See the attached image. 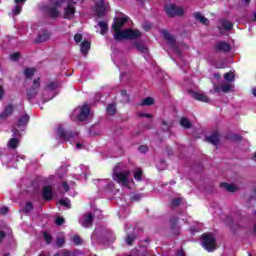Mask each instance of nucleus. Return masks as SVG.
<instances>
[{
	"instance_id": "f257e3e1",
	"label": "nucleus",
	"mask_w": 256,
	"mask_h": 256,
	"mask_svg": "<svg viewBox=\"0 0 256 256\" xmlns=\"http://www.w3.org/2000/svg\"><path fill=\"white\" fill-rule=\"evenodd\" d=\"M129 21L128 16L124 17H118L114 19V22L112 24V29L114 31V40L115 41H121L123 39H127L129 41H135V39H140L141 37V31L137 29H124L121 30L122 27L125 26V23Z\"/></svg>"
},
{
	"instance_id": "f03ea898",
	"label": "nucleus",
	"mask_w": 256,
	"mask_h": 256,
	"mask_svg": "<svg viewBox=\"0 0 256 256\" xmlns=\"http://www.w3.org/2000/svg\"><path fill=\"white\" fill-rule=\"evenodd\" d=\"M202 245L208 253H213L217 249V240H215L213 233L202 234Z\"/></svg>"
},
{
	"instance_id": "7ed1b4c3",
	"label": "nucleus",
	"mask_w": 256,
	"mask_h": 256,
	"mask_svg": "<svg viewBox=\"0 0 256 256\" xmlns=\"http://www.w3.org/2000/svg\"><path fill=\"white\" fill-rule=\"evenodd\" d=\"M164 11L166 15L170 18L183 17V15L185 14V11L175 4H166L164 6Z\"/></svg>"
},
{
	"instance_id": "20e7f679",
	"label": "nucleus",
	"mask_w": 256,
	"mask_h": 256,
	"mask_svg": "<svg viewBox=\"0 0 256 256\" xmlns=\"http://www.w3.org/2000/svg\"><path fill=\"white\" fill-rule=\"evenodd\" d=\"M39 87H41V78L33 80L32 86L26 91V99L31 103L39 93Z\"/></svg>"
},
{
	"instance_id": "39448f33",
	"label": "nucleus",
	"mask_w": 256,
	"mask_h": 256,
	"mask_svg": "<svg viewBox=\"0 0 256 256\" xmlns=\"http://www.w3.org/2000/svg\"><path fill=\"white\" fill-rule=\"evenodd\" d=\"M131 175V170H126L122 172H115L113 174V179L117 181L120 185L124 187H129V176Z\"/></svg>"
},
{
	"instance_id": "423d86ee",
	"label": "nucleus",
	"mask_w": 256,
	"mask_h": 256,
	"mask_svg": "<svg viewBox=\"0 0 256 256\" xmlns=\"http://www.w3.org/2000/svg\"><path fill=\"white\" fill-rule=\"evenodd\" d=\"M57 135L59 139H62L63 141H71V139L75 137V133H73L72 131L66 130L65 128H63L62 125L58 126Z\"/></svg>"
},
{
	"instance_id": "0eeeda50",
	"label": "nucleus",
	"mask_w": 256,
	"mask_h": 256,
	"mask_svg": "<svg viewBox=\"0 0 256 256\" xmlns=\"http://www.w3.org/2000/svg\"><path fill=\"white\" fill-rule=\"evenodd\" d=\"M95 11L99 19L105 17V13L107 12V2H105V0H96Z\"/></svg>"
},
{
	"instance_id": "6e6552de",
	"label": "nucleus",
	"mask_w": 256,
	"mask_h": 256,
	"mask_svg": "<svg viewBox=\"0 0 256 256\" xmlns=\"http://www.w3.org/2000/svg\"><path fill=\"white\" fill-rule=\"evenodd\" d=\"M75 13V2L69 1L67 7L64 9V19H73L75 17Z\"/></svg>"
},
{
	"instance_id": "1a4fd4ad",
	"label": "nucleus",
	"mask_w": 256,
	"mask_h": 256,
	"mask_svg": "<svg viewBox=\"0 0 256 256\" xmlns=\"http://www.w3.org/2000/svg\"><path fill=\"white\" fill-rule=\"evenodd\" d=\"M170 229H171L173 235H180L181 226L179 225V217L172 216L170 218Z\"/></svg>"
},
{
	"instance_id": "9d476101",
	"label": "nucleus",
	"mask_w": 256,
	"mask_h": 256,
	"mask_svg": "<svg viewBox=\"0 0 256 256\" xmlns=\"http://www.w3.org/2000/svg\"><path fill=\"white\" fill-rule=\"evenodd\" d=\"M55 193L53 192V186L46 185L42 188V198L44 201H52Z\"/></svg>"
},
{
	"instance_id": "9b49d317",
	"label": "nucleus",
	"mask_w": 256,
	"mask_h": 256,
	"mask_svg": "<svg viewBox=\"0 0 256 256\" xmlns=\"http://www.w3.org/2000/svg\"><path fill=\"white\" fill-rule=\"evenodd\" d=\"M89 113H91V108L89 105L84 104L80 108V113L77 116L78 121H87L89 118Z\"/></svg>"
},
{
	"instance_id": "f8f14e48",
	"label": "nucleus",
	"mask_w": 256,
	"mask_h": 256,
	"mask_svg": "<svg viewBox=\"0 0 256 256\" xmlns=\"http://www.w3.org/2000/svg\"><path fill=\"white\" fill-rule=\"evenodd\" d=\"M214 49L218 53H229V51H231V44L225 41H220L215 44Z\"/></svg>"
},
{
	"instance_id": "ddd939ff",
	"label": "nucleus",
	"mask_w": 256,
	"mask_h": 256,
	"mask_svg": "<svg viewBox=\"0 0 256 256\" xmlns=\"http://www.w3.org/2000/svg\"><path fill=\"white\" fill-rule=\"evenodd\" d=\"M49 39H51V32L42 30V32L35 39V43H45V41H49Z\"/></svg>"
},
{
	"instance_id": "4468645a",
	"label": "nucleus",
	"mask_w": 256,
	"mask_h": 256,
	"mask_svg": "<svg viewBox=\"0 0 256 256\" xmlns=\"http://www.w3.org/2000/svg\"><path fill=\"white\" fill-rule=\"evenodd\" d=\"M221 139V134L218 131L213 132L210 136L206 137V141L211 143L212 145H219V141Z\"/></svg>"
},
{
	"instance_id": "2eb2a0df",
	"label": "nucleus",
	"mask_w": 256,
	"mask_h": 256,
	"mask_svg": "<svg viewBox=\"0 0 256 256\" xmlns=\"http://www.w3.org/2000/svg\"><path fill=\"white\" fill-rule=\"evenodd\" d=\"M44 12L49 16L50 19H57L59 17V10L55 7H44Z\"/></svg>"
},
{
	"instance_id": "dca6fc26",
	"label": "nucleus",
	"mask_w": 256,
	"mask_h": 256,
	"mask_svg": "<svg viewBox=\"0 0 256 256\" xmlns=\"http://www.w3.org/2000/svg\"><path fill=\"white\" fill-rule=\"evenodd\" d=\"M192 97L193 99H195L196 101H200L201 103H211V99L203 93L192 92Z\"/></svg>"
},
{
	"instance_id": "f3484780",
	"label": "nucleus",
	"mask_w": 256,
	"mask_h": 256,
	"mask_svg": "<svg viewBox=\"0 0 256 256\" xmlns=\"http://www.w3.org/2000/svg\"><path fill=\"white\" fill-rule=\"evenodd\" d=\"M161 33L164 39L169 43V45H171V47H175V43H177V40L175 39V37L165 29L162 30Z\"/></svg>"
},
{
	"instance_id": "a211bd4d",
	"label": "nucleus",
	"mask_w": 256,
	"mask_h": 256,
	"mask_svg": "<svg viewBox=\"0 0 256 256\" xmlns=\"http://www.w3.org/2000/svg\"><path fill=\"white\" fill-rule=\"evenodd\" d=\"M91 50V42L84 40L80 45V51L84 57L89 55V51Z\"/></svg>"
},
{
	"instance_id": "6ab92c4d",
	"label": "nucleus",
	"mask_w": 256,
	"mask_h": 256,
	"mask_svg": "<svg viewBox=\"0 0 256 256\" xmlns=\"http://www.w3.org/2000/svg\"><path fill=\"white\" fill-rule=\"evenodd\" d=\"M94 216L91 213L84 214V221L82 222L83 227H92L93 226Z\"/></svg>"
},
{
	"instance_id": "aec40b11",
	"label": "nucleus",
	"mask_w": 256,
	"mask_h": 256,
	"mask_svg": "<svg viewBox=\"0 0 256 256\" xmlns=\"http://www.w3.org/2000/svg\"><path fill=\"white\" fill-rule=\"evenodd\" d=\"M29 121H30V117L27 114H24L18 119L17 127L19 128L27 127V125L29 124Z\"/></svg>"
},
{
	"instance_id": "412c9836",
	"label": "nucleus",
	"mask_w": 256,
	"mask_h": 256,
	"mask_svg": "<svg viewBox=\"0 0 256 256\" xmlns=\"http://www.w3.org/2000/svg\"><path fill=\"white\" fill-rule=\"evenodd\" d=\"M9 115H13V104H9L5 107L4 111L0 114V119H7Z\"/></svg>"
},
{
	"instance_id": "4be33fe9",
	"label": "nucleus",
	"mask_w": 256,
	"mask_h": 256,
	"mask_svg": "<svg viewBox=\"0 0 256 256\" xmlns=\"http://www.w3.org/2000/svg\"><path fill=\"white\" fill-rule=\"evenodd\" d=\"M220 187L226 189L229 193H235V191H237V187L234 184H229L227 182L220 183Z\"/></svg>"
},
{
	"instance_id": "5701e85b",
	"label": "nucleus",
	"mask_w": 256,
	"mask_h": 256,
	"mask_svg": "<svg viewBox=\"0 0 256 256\" xmlns=\"http://www.w3.org/2000/svg\"><path fill=\"white\" fill-rule=\"evenodd\" d=\"M194 18L202 23V25H209V19H207L205 16L201 15V12H196L194 14Z\"/></svg>"
},
{
	"instance_id": "b1692460",
	"label": "nucleus",
	"mask_w": 256,
	"mask_h": 256,
	"mask_svg": "<svg viewBox=\"0 0 256 256\" xmlns=\"http://www.w3.org/2000/svg\"><path fill=\"white\" fill-rule=\"evenodd\" d=\"M140 105L142 107H151V105H155V99L153 97L144 98Z\"/></svg>"
},
{
	"instance_id": "393cba45",
	"label": "nucleus",
	"mask_w": 256,
	"mask_h": 256,
	"mask_svg": "<svg viewBox=\"0 0 256 256\" xmlns=\"http://www.w3.org/2000/svg\"><path fill=\"white\" fill-rule=\"evenodd\" d=\"M221 26L224 31H231L233 29V23L227 19L221 20Z\"/></svg>"
},
{
	"instance_id": "a878e982",
	"label": "nucleus",
	"mask_w": 256,
	"mask_h": 256,
	"mask_svg": "<svg viewBox=\"0 0 256 256\" xmlns=\"http://www.w3.org/2000/svg\"><path fill=\"white\" fill-rule=\"evenodd\" d=\"M180 125H181V127H183V129H191V127H193V124L191 123V121H189L185 117H182L180 119Z\"/></svg>"
},
{
	"instance_id": "bb28decb",
	"label": "nucleus",
	"mask_w": 256,
	"mask_h": 256,
	"mask_svg": "<svg viewBox=\"0 0 256 256\" xmlns=\"http://www.w3.org/2000/svg\"><path fill=\"white\" fill-rule=\"evenodd\" d=\"M35 209V206L33 205V202H26L25 206L22 208V212L25 213V215L31 213Z\"/></svg>"
},
{
	"instance_id": "cd10ccee",
	"label": "nucleus",
	"mask_w": 256,
	"mask_h": 256,
	"mask_svg": "<svg viewBox=\"0 0 256 256\" xmlns=\"http://www.w3.org/2000/svg\"><path fill=\"white\" fill-rule=\"evenodd\" d=\"M98 26L100 27V34L105 35L109 31V25L106 22L100 21L98 23Z\"/></svg>"
},
{
	"instance_id": "c85d7f7f",
	"label": "nucleus",
	"mask_w": 256,
	"mask_h": 256,
	"mask_svg": "<svg viewBox=\"0 0 256 256\" xmlns=\"http://www.w3.org/2000/svg\"><path fill=\"white\" fill-rule=\"evenodd\" d=\"M9 149H17L19 147V138H11L8 142Z\"/></svg>"
},
{
	"instance_id": "c756f323",
	"label": "nucleus",
	"mask_w": 256,
	"mask_h": 256,
	"mask_svg": "<svg viewBox=\"0 0 256 256\" xmlns=\"http://www.w3.org/2000/svg\"><path fill=\"white\" fill-rule=\"evenodd\" d=\"M106 111L108 113V115H115V113H117V106L115 104H109L107 107H106Z\"/></svg>"
},
{
	"instance_id": "7c9ffc66",
	"label": "nucleus",
	"mask_w": 256,
	"mask_h": 256,
	"mask_svg": "<svg viewBox=\"0 0 256 256\" xmlns=\"http://www.w3.org/2000/svg\"><path fill=\"white\" fill-rule=\"evenodd\" d=\"M135 239H137V235L135 234H127L126 236V244L133 245L135 243Z\"/></svg>"
},
{
	"instance_id": "2f4dec72",
	"label": "nucleus",
	"mask_w": 256,
	"mask_h": 256,
	"mask_svg": "<svg viewBox=\"0 0 256 256\" xmlns=\"http://www.w3.org/2000/svg\"><path fill=\"white\" fill-rule=\"evenodd\" d=\"M24 75H25L26 79H31V77H33V75H35V68H26L24 70Z\"/></svg>"
},
{
	"instance_id": "473e14b6",
	"label": "nucleus",
	"mask_w": 256,
	"mask_h": 256,
	"mask_svg": "<svg viewBox=\"0 0 256 256\" xmlns=\"http://www.w3.org/2000/svg\"><path fill=\"white\" fill-rule=\"evenodd\" d=\"M134 47H136V49L138 51H140V53H147L148 52L147 47H145L143 44H141L139 42H135Z\"/></svg>"
},
{
	"instance_id": "72a5a7b5",
	"label": "nucleus",
	"mask_w": 256,
	"mask_h": 256,
	"mask_svg": "<svg viewBox=\"0 0 256 256\" xmlns=\"http://www.w3.org/2000/svg\"><path fill=\"white\" fill-rule=\"evenodd\" d=\"M58 87H59V83L50 82V83L46 84L44 91H47V89H49L50 91H55V89H57Z\"/></svg>"
},
{
	"instance_id": "f704fd0d",
	"label": "nucleus",
	"mask_w": 256,
	"mask_h": 256,
	"mask_svg": "<svg viewBox=\"0 0 256 256\" xmlns=\"http://www.w3.org/2000/svg\"><path fill=\"white\" fill-rule=\"evenodd\" d=\"M59 203L63 207H67V209H71V200H69V198L60 199Z\"/></svg>"
},
{
	"instance_id": "c9c22d12",
	"label": "nucleus",
	"mask_w": 256,
	"mask_h": 256,
	"mask_svg": "<svg viewBox=\"0 0 256 256\" xmlns=\"http://www.w3.org/2000/svg\"><path fill=\"white\" fill-rule=\"evenodd\" d=\"M224 79H226V81L229 83H233V81H235V74L233 72H227L224 75Z\"/></svg>"
},
{
	"instance_id": "e433bc0d",
	"label": "nucleus",
	"mask_w": 256,
	"mask_h": 256,
	"mask_svg": "<svg viewBox=\"0 0 256 256\" xmlns=\"http://www.w3.org/2000/svg\"><path fill=\"white\" fill-rule=\"evenodd\" d=\"M181 205V198H174L171 200L170 207L175 209V207H179Z\"/></svg>"
},
{
	"instance_id": "4c0bfd02",
	"label": "nucleus",
	"mask_w": 256,
	"mask_h": 256,
	"mask_svg": "<svg viewBox=\"0 0 256 256\" xmlns=\"http://www.w3.org/2000/svg\"><path fill=\"white\" fill-rule=\"evenodd\" d=\"M72 241H73L74 245H82L83 244V240L81 239V237L79 235L73 236Z\"/></svg>"
},
{
	"instance_id": "58836bf2",
	"label": "nucleus",
	"mask_w": 256,
	"mask_h": 256,
	"mask_svg": "<svg viewBox=\"0 0 256 256\" xmlns=\"http://www.w3.org/2000/svg\"><path fill=\"white\" fill-rule=\"evenodd\" d=\"M43 237L47 245L51 244V241H53V237L48 232H44Z\"/></svg>"
},
{
	"instance_id": "ea45409f",
	"label": "nucleus",
	"mask_w": 256,
	"mask_h": 256,
	"mask_svg": "<svg viewBox=\"0 0 256 256\" xmlns=\"http://www.w3.org/2000/svg\"><path fill=\"white\" fill-rule=\"evenodd\" d=\"M134 179H136V181H141V179H143V170H138L134 173Z\"/></svg>"
},
{
	"instance_id": "a19ab883",
	"label": "nucleus",
	"mask_w": 256,
	"mask_h": 256,
	"mask_svg": "<svg viewBox=\"0 0 256 256\" xmlns=\"http://www.w3.org/2000/svg\"><path fill=\"white\" fill-rule=\"evenodd\" d=\"M64 245H65V238L59 237V238L56 239V246H57L58 248H61V247H63Z\"/></svg>"
},
{
	"instance_id": "79ce46f5",
	"label": "nucleus",
	"mask_w": 256,
	"mask_h": 256,
	"mask_svg": "<svg viewBox=\"0 0 256 256\" xmlns=\"http://www.w3.org/2000/svg\"><path fill=\"white\" fill-rule=\"evenodd\" d=\"M229 139H231V141H243V136L239 135V134H232Z\"/></svg>"
},
{
	"instance_id": "37998d69",
	"label": "nucleus",
	"mask_w": 256,
	"mask_h": 256,
	"mask_svg": "<svg viewBox=\"0 0 256 256\" xmlns=\"http://www.w3.org/2000/svg\"><path fill=\"white\" fill-rule=\"evenodd\" d=\"M20 58H21V53H19V52H14V53L10 54L11 61H17Z\"/></svg>"
},
{
	"instance_id": "c03bdc74",
	"label": "nucleus",
	"mask_w": 256,
	"mask_h": 256,
	"mask_svg": "<svg viewBox=\"0 0 256 256\" xmlns=\"http://www.w3.org/2000/svg\"><path fill=\"white\" fill-rule=\"evenodd\" d=\"M21 11H23V7L16 5L14 7V10L12 11L13 15L17 16L19 14H21Z\"/></svg>"
},
{
	"instance_id": "a18cd8bd",
	"label": "nucleus",
	"mask_w": 256,
	"mask_h": 256,
	"mask_svg": "<svg viewBox=\"0 0 256 256\" xmlns=\"http://www.w3.org/2000/svg\"><path fill=\"white\" fill-rule=\"evenodd\" d=\"M221 91L223 93H229L231 91V85H229V84H222Z\"/></svg>"
},
{
	"instance_id": "49530a36",
	"label": "nucleus",
	"mask_w": 256,
	"mask_h": 256,
	"mask_svg": "<svg viewBox=\"0 0 256 256\" xmlns=\"http://www.w3.org/2000/svg\"><path fill=\"white\" fill-rule=\"evenodd\" d=\"M55 223H56V225L61 226V225H63L65 223V218L58 216L55 219Z\"/></svg>"
},
{
	"instance_id": "de8ad7c7",
	"label": "nucleus",
	"mask_w": 256,
	"mask_h": 256,
	"mask_svg": "<svg viewBox=\"0 0 256 256\" xmlns=\"http://www.w3.org/2000/svg\"><path fill=\"white\" fill-rule=\"evenodd\" d=\"M74 41H75V43H81V41H83V35L79 34V33L75 34Z\"/></svg>"
},
{
	"instance_id": "09e8293b",
	"label": "nucleus",
	"mask_w": 256,
	"mask_h": 256,
	"mask_svg": "<svg viewBox=\"0 0 256 256\" xmlns=\"http://www.w3.org/2000/svg\"><path fill=\"white\" fill-rule=\"evenodd\" d=\"M64 2L65 0H55L52 7H55V9H59V7H61V5H63Z\"/></svg>"
},
{
	"instance_id": "8fccbe9b",
	"label": "nucleus",
	"mask_w": 256,
	"mask_h": 256,
	"mask_svg": "<svg viewBox=\"0 0 256 256\" xmlns=\"http://www.w3.org/2000/svg\"><path fill=\"white\" fill-rule=\"evenodd\" d=\"M138 151H140V153H147V151H149V147L147 145H141L138 148Z\"/></svg>"
},
{
	"instance_id": "3c124183",
	"label": "nucleus",
	"mask_w": 256,
	"mask_h": 256,
	"mask_svg": "<svg viewBox=\"0 0 256 256\" xmlns=\"http://www.w3.org/2000/svg\"><path fill=\"white\" fill-rule=\"evenodd\" d=\"M13 137L14 139H18V137H21V132L17 130V128L12 129Z\"/></svg>"
},
{
	"instance_id": "603ef678",
	"label": "nucleus",
	"mask_w": 256,
	"mask_h": 256,
	"mask_svg": "<svg viewBox=\"0 0 256 256\" xmlns=\"http://www.w3.org/2000/svg\"><path fill=\"white\" fill-rule=\"evenodd\" d=\"M62 187L65 190L66 193H69V189H71V187H69V183L67 182H62Z\"/></svg>"
},
{
	"instance_id": "864d4df0",
	"label": "nucleus",
	"mask_w": 256,
	"mask_h": 256,
	"mask_svg": "<svg viewBox=\"0 0 256 256\" xmlns=\"http://www.w3.org/2000/svg\"><path fill=\"white\" fill-rule=\"evenodd\" d=\"M55 256H71V253L69 251H64L61 254L56 253Z\"/></svg>"
},
{
	"instance_id": "5fc2aeb1",
	"label": "nucleus",
	"mask_w": 256,
	"mask_h": 256,
	"mask_svg": "<svg viewBox=\"0 0 256 256\" xmlns=\"http://www.w3.org/2000/svg\"><path fill=\"white\" fill-rule=\"evenodd\" d=\"M7 211H9V208H7V207H5V206L0 209L1 215H6V214H7Z\"/></svg>"
},
{
	"instance_id": "6e6d98bb",
	"label": "nucleus",
	"mask_w": 256,
	"mask_h": 256,
	"mask_svg": "<svg viewBox=\"0 0 256 256\" xmlns=\"http://www.w3.org/2000/svg\"><path fill=\"white\" fill-rule=\"evenodd\" d=\"M139 199H141V195H139V194H136L131 197V201H139Z\"/></svg>"
},
{
	"instance_id": "4d7b16f0",
	"label": "nucleus",
	"mask_w": 256,
	"mask_h": 256,
	"mask_svg": "<svg viewBox=\"0 0 256 256\" xmlns=\"http://www.w3.org/2000/svg\"><path fill=\"white\" fill-rule=\"evenodd\" d=\"M51 99H53V96H51L50 98H45V94L42 95L43 103H47V102L51 101Z\"/></svg>"
},
{
	"instance_id": "13d9d810",
	"label": "nucleus",
	"mask_w": 256,
	"mask_h": 256,
	"mask_svg": "<svg viewBox=\"0 0 256 256\" xmlns=\"http://www.w3.org/2000/svg\"><path fill=\"white\" fill-rule=\"evenodd\" d=\"M176 256H185V250L180 249L176 252Z\"/></svg>"
},
{
	"instance_id": "bf43d9fd",
	"label": "nucleus",
	"mask_w": 256,
	"mask_h": 256,
	"mask_svg": "<svg viewBox=\"0 0 256 256\" xmlns=\"http://www.w3.org/2000/svg\"><path fill=\"white\" fill-rule=\"evenodd\" d=\"M140 117H146L147 119H151V117H153V115H151L149 113H141Z\"/></svg>"
},
{
	"instance_id": "052dcab7",
	"label": "nucleus",
	"mask_w": 256,
	"mask_h": 256,
	"mask_svg": "<svg viewBox=\"0 0 256 256\" xmlns=\"http://www.w3.org/2000/svg\"><path fill=\"white\" fill-rule=\"evenodd\" d=\"M120 93L122 97H126L127 99H129V94H127V90H121Z\"/></svg>"
},
{
	"instance_id": "680f3d73",
	"label": "nucleus",
	"mask_w": 256,
	"mask_h": 256,
	"mask_svg": "<svg viewBox=\"0 0 256 256\" xmlns=\"http://www.w3.org/2000/svg\"><path fill=\"white\" fill-rule=\"evenodd\" d=\"M214 93H221V87L218 85H214Z\"/></svg>"
},
{
	"instance_id": "e2e57ef3",
	"label": "nucleus",
	"mask_w": 256,
	"mask_h": 256,
	"mask_svg": "<svg viewBox=\"0 0 256 256\" xmlns=\"http://www.w3.org/2000/svg\"><path fill=\"white\" fill-rule=\"evenodd\" d=\"M166 151H167L168 155H173V149H171V147L167 146Z\"/></svg>"
},
{
	"instance_id": "0e129e2a",
	"label": "nucleus",
	"mask_w": 256,
	"mask_h": 256,
	"mask_svg": "<svg viewBox=\"0 0 256 256\" xmlns=\"http://www.w3.org/2000/svg\"><path fill=\"white\" fill-rule=\"evenodd\" d=\"M3 93H4L3 86L0 85V101L3 99Z\"/></svg>"
},
{
	"instance_id": "69168bd1",
	"label": "nucleus",
	"mask_w": 256,
	"mask_h": 256,
	"mask_svg": "<svg viewBox=\"0 0 256 256\" xmlns=\"http://www.w3.org/2000/svg\"><path fill=\"white\" fill-rule=\"evenodd\" d=\"M145 31H149L151 29V24H146L144 26Z\"/></svg>"
},
{
	"instance_id": "338daca9",
	"label": "nucleus",
	"mask_w": 256,
	"mask_h": 256,
	"mask_svg": "<svg viewBox=\"0 0 256 256\" xmlns=\"http://www.w3.org/2000/svg\"><path fill=\"white\" fill-rule=\"evenodd\" d=\"M14 2L16 5H19V3H25V0H14Z\"/></svg>"
},
{
	"instance_id": "774afa93",
	"label": "nucleus",
	"mask_w": 256,
	"mask_h": 256,
	"mask_svg": "<svg viewBox=\"0 0 256 256\" xmlns=\"http://www.w3.org/2000/svg\"><path fill=\"white\" fill-rule=\"evenodd\" d=\"M252 94L254 95V97H256V88L252 89Z\"/></svg>"
}]
</instances>
